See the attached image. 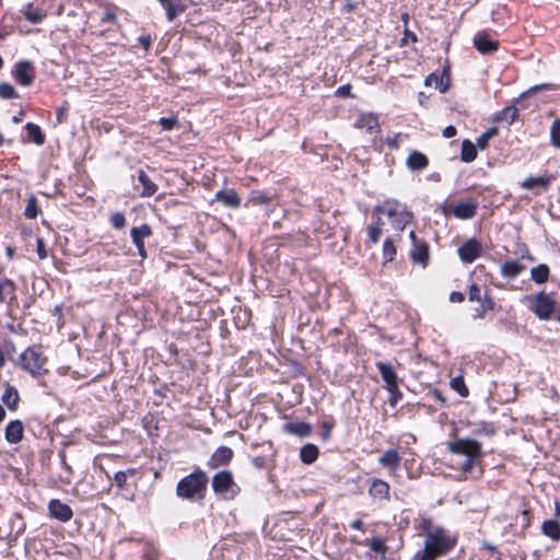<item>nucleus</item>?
<instances>
[{"label": "nucleus", "instance_id": "nucleus-3", "mask_svg": "<svg viewBox=\"0 0 560 560\" xmlns=\"http://www.w3.org/2000/svg\"><path fill=\"white\" fill-rule=\"evenodd\" d=\"M47 357L38 347H28L22 352L19 360V365L33 376H40L47 373L46 364Z\"/></svg>", "mask_w": 560, "mask_h": 560}, {"label": "nucleus", "instance_id": "nucleus-9", "mask_svg": "<svg viewBox=\"0 0 560 560\" xmlns=\"http://www.w3.org/2000/svg\"><path fill=\"white\" fill-rule=\"evenodd\" d=\"M480 253L481 244L474 238L466 241L458 248V255L464 262H472L476 258L479 257Z\"/></svg>", "mask_w": 560, "mask_h": 560}, {"label": "nucleus", "instance_id": "nucleus-19", "mask_svg": "<svg viewBox=\"0 0 560 560\" xmlns=\"http://www.w3.org/2000/svg\"><path fill=\"white\" fill-rule=\"evenodd\" d=\"M424 84L435 88L441 93H445L450 86V77L446 72L443 74L431 73L425 78Z\"/></svg>", "mask_w": 560, "mask_h": 560}, {"label": "nucleus", "instance_id": "nucleus-47", "mask_svg": "<svg viewBox=\"0 0 560 560\" xmlns=\"http://www.w3.org/2000/svg\"><path fill=\"white\" fill-rule=\"evenodd\" d=\"M37 244V255L40 260L46 259L48 257V253L45 246V242L43 238L38 237L36 241Z\"/></svg>", "mask_w": 560, "mask_h": 560}, {"label": "nucleus", "instance_id": "nucleus-28", "mask_svg": "<svg viewBox=\"0 0 560 560\" xmlns=\"http://www.w3.org/2000/svg\"><path fill=\"white\" fill-rule=\"evenodd\" d=\"M1 399L9 409L15 410L20 399L16 388L8 385Z\"/></svg>", "mask_w": 560, "mask_h": 560}, {"label": "nucleus", "instance_id": "nucleus-23", "mask_svg": "<svg viewBox=\"0 0 560 560\" xmlns=\"http://www.w3.org/2000/svg\"><path fill=\"white\" fill-rule=\"evenodd\" d=\"M378 463L384 467H388L393 470H396L400 464V456L396 450L390 448V450H387L378 458Z\"/></svg>", "mask_w": 560, "mask_h": 560}, {"label": "nucleus", "instance_id": "nucleus-4", "mask_svg": "<svg viewBox=\"0 0 560 560\" xmlns=\"http://www.w3.org/2000/svg\"><path fill=\"white\" fill-rule=\"evenodd\" d=\"M376 211L392 221L393 228L401 232L412 219V214L397 200H386Z\"/></svg>", "mask_w": 560, "mask_h": 560}, {"label": "nucleus", "instance_id": "nucleus-44", "mask_svg": "<svg viewBox=\"0 0 560 560\" xmlns=\"http://www.w3.org/2000/svg\"><path fill=\"white\" fill-rule=\"evenodd\" d=\"M468 296H469V301H471V302H480L481 301L480 289L477 284L474 283L469 287Z\"/></svg>", "mask_w": 560, "mask_h": 560}, {"label": "nucleus", "instance_id": "nucleus-64", "mask_svg": "<svg viewBox=\"0 0 560 560\" xmlns=\"http://www.w3.org/2000/svg\"><path fill=\"white\" fill-rule=\"evenodd\" d=\"M5 418V410L0 406V423L4 420Z\"/></svg>", "mask_w": 560, "mask_h": 560}, {"label": "nucleus", "instance_id": "nucleus-41", "mask_svg": "<svg viewBox=\"0 0 560 560\" xmlns=\"http://www.w3.org/2000/svg\"><path fill=\"white\" fill-rule=\"evenodd\" d=\"M16 96L13 85L7 82L0 83V97L10 100Z\"/></svg>", "mask_w": 560, "mask_h": 560}, {"label": "nucleus", "instance_id": "nucleus-42", "mask_svg": "<svg viewBox=\"0 0 560 560\" xmlns=\"http://www.w3.org/2000/svg\"><path fill=\"white\" fill-rule=\"evenodd\" d=\"M110 223L115 229H122L126 224V218L121 212H115L110 215Z\"/></svg>", "mask_w": 560, "mask_h": 560}, {"label": "nucleus", "instance_id": "nucleus-52", "mask_svg": "<svg viewBox=\"0 0 560 560\" xmlns=\"http://www.w3.org/2000/svg\"><path fill=\"white\" fill-rule=\"evenodd\" d=\"M336 94L339 96H352L351 86L349 84L342 85L337 89Z\"/></svg>", "mask_w": 560, "mask_h": 560}, {"label": "nucleus", "instance_id": "nucleus-55", "mask_svg": "<svg viewBox=\"0 0 560 560\" xmlns=\"http://www.w3.org/2000/svg\"><path fill=\"white\" fill-rule=\"evenodd\" d=\"M456 135V128L454 126H447L443 129V136L445 138H452Z\"/></svg>", "mask_w": 560, "mask_h": 560}, {"label": "nucleus", "instance_id": "nucleus-49", "mask_svg": "<svg viewBox=\"0 0 560 560\" xmlns=\"http://www.w3.org/2000/svg\"><path fill=\"white\" fill-rule=\"evenodd\" d=\"M399 140H400V133H395V135H393L392 137H388V138L386 139V144H387L389 148H392V149H394V150H397V149H399V147H400V141H399Z\"/></svg>", "mask_w": 560, "mask_h": 560}, {"label": "nucleus", "instance_id": "nucleus-1", "mask_svg": "<svg viewBox=\"0 0 560 560\" xmlns=\"http://www.w3.org/2000/svg\"><path fill=\"white\" fill-rule=\"evenodd\" d=\"M420 529L424 532L425 538L423 549L416 555L419 560H435L448 553L456 545L455 536L443 527H433L429 520H422Z\"/></svg>", "mask_w": 560, "mask_h": 560}, {"label": "nucleus", "instance_id": "nucleus-6", "mask_svg": "<svg viewBox=\"0 0 560 560\" xmlns=\"http://www.w3.org/2000/svg\"><path fill=\"white\" fill-rule=\"evenodd\" d=\"M522 302L541 320L549 319L555 312L553 299L544 292L525 295Z\"/></svg>", "mask_w": 560, "mask_h": 560}, {"label": "nucleus", "instance_id": "nucleus-56", "mask_svg": "<svg viewBox=\"0 0 560 560\" xmlns=\"http://www.w3.org/2000/svg\"><path fill=\"white\" fill-rule=\"evenodd\" d=\"M504 115L509 116L511 121H514L517 116V109L515 107H508L504 110Z\"/></svg>", "mask_w": 560, "mask_h": 560}, {"label": "nucleus", "instance_id": "nucleus-50", "mask_svg": "<svg viewBox=\"0 0 560 560\" xmlns=\"http://www.w3.org/2000/svg\"><path fill=\"white\" fill-rule=\"evenodd\" d=\"M114 481L119 488H124L127 482V474L125 471H117L114 476Z\"/></svg>", "mask_w": 560, "mask_h": 560}, {"label": "nucleus", "instance_id": "nucleus-15", "mask_svg": "<svg viewBox=\"0 0 560 560\" xmlns=\"http://www.w3.org/2000/svg\"><path fill=\"white\" fill-rule=\"evenodd\" d=\"M550 178L545 176L539 177H528L523 180L521 184L523 188L532 190L534 194L538 195L546 191L549 187Z\"/></svg>", "mask_w": 560, "mask_h": 560}, {"label": "nucleus", "instance_id": "nucleus-30", "mask_svg": "<svg viewBox=\"0 0 560 560\" xmlns=\"http://www.w3.org/2000/svg\"><path fill=\"white\" fill-rule=\"evenodd\" d=\"M301 460L305 464H312L318 457V448L314 444H306L300 452Z\"/></svg>", "mask_w": 560, "mask_h": 560}, {"label": "nucleus", "instance_id": "nucleus-61", "mask_svg": "<svg viewBox=\"0 0 560 560\" xmlns=\"http://www.w3.org/2000/svg\"><path fill=\"white\" fill-rule=\"evenodd\" d=\"M351 527H352L353 529H359V530H361V529L363 528V522H362V521H360V520H355V521H353V522L351 523Z\"/></svg>", "mask_w": 560, "mask_h": 560}, {"label": "nucleus", "instance_id": "nucleus-11", "mask_svg": "<svg viewBox=\"0 0 560 560\" xmlns=\"http://www.w3.org/2000/svg\"><path fill=\"white\" fill-rule=\"evenodd\" d=\"M354 128L366 130L370 133L380 131V122L376 115L372 113H362L360 114L355 121Z\"/></svg>", "mask_w": 560, "mask_h": 560}, {"label": "nucleus", "instance_id": "nucleus-32", "mask_svg": "<svg viewBox=\"0 0 560 560\" xmlns=\"http://www.w3.org/2000/svg\"><path fill=\"white\" fill-rule=\"evenodd\" d=\"M460 156L464 162H472L477 156L476 145L469 140H464Z\"/></svg>", "mask_w": 560, "mask_h": 560}, {"label": "nucleus", "instance_id": "nucleus-57", "mask_svg": "<svg viewBox=\"0 0 560 560\" xmlns=\"http://www.w3.org/2000/svg\"><path fill=\"white\" fill-rule=\"evenodd\" d=\"M139 43L145 50H148L151 45V38L149 36H141L139 37Z\"/></svg>", "mask_w": 560, "mask_h": 560}, {"label": "nucleus", "instance_id": "nucleus-35", "mask_svg": "<svg viewBox=\"0 0 560 560\" xmlns=\"http://www.w3.org/2000/svg\"><path fill=\"white\" fill-rule=\"evenodd\" d=\"M522 269L523 267L520 264L515 261H506L501 266V273L504 277L514 278L522 271Z\"/></svg>", "mask_w": 560, "mask_h": 560}, {"label": "nucleus", "instance_id": "nucleus-53", "mask_svg": "<svg viewBox=\"0 0 560 560\" xmlns=\"http://www.w3.org/2000/svg\"><path fill=\"white\" fill-rule=\"evenodd\" d=\"M555 88L556 86L553 84H551V83H545V84L533 86L532 89H529L528 92L529 93H534V92H537V91L542 90V89H545V90H555Z\"/></svg>", "mask_w": 560, "mask_h": 560}, {"label": "nucleus", "instance_id": "nucleus-29", "mask_svg": "<svg viewBox=\"0 0 560 560\" xmlns=\"http://www.w3.org/2000/svg\"><path fill=\"white\" fill-rule=\"evenodd\" d=\"M284 430L289 433L307 436L311 434V425L305 422H291L284 424Z\"/></svg>", "mask_w": 560, "mask_h": 560}, {"label": "nucleus", "instance_id": "nucleus-13", "mask_svg": "<svg viewBox=\"0 0 560 560\" xmlns=\"http://www.w3.org/2000/svg\"><path fill=\"white\" fill-rule=\"evenodd\" d=\"M48 508L50 515L61 522H68L73 515L70 506L59 500H51Z\"/></svg>", "mask_w": 560, "mask_h": 560}, {"label": "nucleus", "instance_id": "nucleus-12", "mask_svg": "<svg viewBox=\"0 0 560 560\" xmlns=\"http://www.w3.org/2000/svg\"><path fill=\"white\" fill-rule=\"evenodd\" d=\"M14 78L20 84L24 86L31 85L34 80L33 67L31 62H18L14 71Z\"/></svg>", "mask_w": 560, "mask_h": 560}, {"label": "nucleus", "instance_id": "nucleus-54", "mask_svg": "<svg viewBox=\"0 0 560 560\" xmlns=\"http://www.w3.org/2000/svg\"><path fill=\"white\" fill-rule=\"evenodd\" d=\"M464 294L462 292H452L450 295V300L453 303H460L464 301Z\"/></svg>", "mask_w": 560, "mask_h": 560}, {"label": "nucleus", "instance_id": "nucleus-43", "mask_svg": "<svg viewBox=\"0 0 560 560\" xmlns=\"http://www.w3.org/2000/svg\"><path fill=\"white\" fill-rule=\"evenodd\" d=\"M495 133L494 130H489L487 132H483L479 138L477 139V145L480 149H485L488 145L489 139Z\"/></svg>", "mask_w": 560, "mask_h": 560}, {"label": "nucleus", "instance_id": "nucleus-33", "mask_svg": "<svg viewBox=\"0 0 560 560\" xmlns=\"http://www.w3.org/2000/svg\"><path fill=\"white\" fill-rule=\"evenodd\" d=\"M530 276H532V279L536 282V283H544L548 280V277H549V268L547 265L545 264H541L537 267H534L532 270H530Z\"/></svg>", "mask_w": 560, "mask_h": 560}, {"label": "nucleus", "instance_id": "nucleus-45", "mask_svg": "<svg viewBox=\"0 0 560 560\" xmlns=\"http://www.w3.org/2000/svg\"><path fill=\"white\" fill-rule=\"evenodd\" d=\"M370 548L376 552H385V542L380 538H373L370 541Z\"/></svg>", "mask_w": 560, "mask_h": 560}, {"label": "nucleus", "instance_id": "nucleus-27", "mask_svg": "<svg viewBox=\"0 0 560 560\" xmlns=\"http://www.w3.org/2000/svg\"><path fill=\"white\" fill-rule=\"evenodd\" d=\"M541 532L553 541L560 539V525L553 520L545 521L541 525Z\"/></svg>", "mask_w": 560, "mask_h": 560}, {"label": "nucleus", "instance_id": "nucleus-39", "mask_svg": "<svg viewBox=\"0 0 560 560\" xmlns=\"http://www.w3.org/2000/svg\"><path fill=\"white\" fill-rule=\"evenodd\" d=\"M451 387L457 392L462 397L468 396V388L466 387L462 376L452 378Z\"/></svg>", "mask_w": 560, "mask_h": 560}, {"label": "nucleus", "instance_id": "nucleus-7", "mask_svg": "<svg viewBox=\"0 0 560 560\" xmlns=\"http://www.w3.org/2000/svg\"><path fill=\"white\" fill-rule=\"evenodd\" d=\"M478 203L475 200L460 201L455 205L444 206L443 212L447 215L453 213L457 219L467 220L475 217Z\"/></svg>", "mask_w": 560, "mask_h": 560}, {"label": "nucleus", "instance_id": "nucleus-26", "mask_svg": "<svg viewBox=\"0 0 560 560\" xmlns=\"http://www.w3.org/2000/svg\"><path fill=\"white\" fill-rule=\"evenodd\" d=\"M138 179L142 184L143 188L141 191L142 197H151L158 191V186L149 178L144 171H140Z\"/></svg>", "mask_w": 560, "mask_h": 560}, {"label": "nucleus", "instance_id": "nucleus-34", "mask_svg": "<svg viewBox=\"0 0 560 560\" xmlns=\"http://www.w3.org/2000/svg\"><path fill=\"white\" fill-rule=\"evenodd\" d=\"M25 128L27 130L28 138L37 145H42L45 142V136L42 133L40 128L37 125L27 122Z\"/></svg>", "mask_w": 560, "mask_h": 560}, {"label": "nucleus", "instance_id": "nucleus-14", "mask_svg": "<svg viewBox=\"0 0 560 560\" xmlns=\"http://www.w3.org/2000/svg\"><path fill=\"white\" fill-rule=\"evenodd\" d=\"M214 200L228 208H238L241 198L234 189H223L215 194Z\"/></svg>", "mask_w": 560, "mask_h": 560}, {"label": "nucleus", "instance_id": "nucleus-22", "mask_svg": "<svg viewBox=\"0 0 560 560\" xmlns=\"http://www.w3.org/2000/svg\"><path fill=\"white\" fill-rule=\"evenodd\" d=\"M410 238L413 242V249L411 250V259L417 262L425 264L428 259V247L424 244L416 243V234L413 231L409 233Z\"/></svg>", "mask_w": 560, "mask_h": 560}, {"label": "nucleus", "instance_id": "nucleus-48", "mask_svg": "<svg viewBox=\"0 0 560 560\" xmlns=\"http://www.w3.org/2000/svg\"><path fill=\"white\" fill-rule=\"evenodd\" d=\"M160 125L162 126V128L164 130H171L172 128H174L177 125V119L176 118L162 117L160 119Z\"/></svg>", "mask_w": 560, "mask_h": 560}, {"label": "nucleus", "instance_id": "nucleus-46", "mask_svg": "<svg viewBox=\"0 0 560 560\" xmlns=\"http://www.w3.org/2000/svg\"><path fill=\"white\" fill-rule=\"evenodd\" d=\"M250 200L256 205H261L267 203L269 198L261 191H253L250 195Z\"/></svg>", "mask_w": 560, "mask_h": 560}, {"label": "nucleus", "instance_id": "nucleus-5", "mask_svg": "<svg viewBox=\"0 0 560 560\" xmlns=\"http://www.w3.org/2000/svg\"><path fill=\"white\" fill-rule=\"evenodd\" d=\"M207 481L208 479L203 471H194L177 483V495L184 499H194L205 491Z\"/></svg>", "mask_w": 560, "mask_h": 560}, {"label": "nucleus", "instance_id": "nucleus-20", "mask_svg": "<svg viewBox=\"0 0 560 560\" xmlns=\"http://www.w3.org/2000/svg\"><path fill=\"white\" fill-rule=\"evenodd\" d=\"M406 165L410 171H422L429 165V160L423 153L412 151L406 160Z\"/></svg>", "mask_w": 560, "mask_h": 560}, {"label": "nucleus", "instance_id": "nucleus-24", "mask_svg": "<svg viewBox=\"0 0 560 560\" xmlns=\"http://www.w3.org/2000/svg\"><path fill=\"white\" fill-rule=\"evenodd\" d=\"M21 12L25 19L32 23H39L46 16L45 12L42 9L34 8L33 3L25 4Z\"/></svg>", "mask_w": 560, "mask_h": 560}, {"label": "nucleus", "instance_id": "nucleus-21", "mask_svg": "<svg viewBox=\"0 0 560 560\" xmlns=\"http://www.w3.org/2000/svg\"><path fill=\"white\" fill-rule=\"evenodd\" d=\"M370 494L376 499L388 500L389 499V486L387 482L375 479L372 481L370 490Z\"/></svg>", "mask_w": 560, "mask_h": 560}, {"label": "nucleus", "instance_id": "nucleus-10", "mask_svg": "<svg viewBox=\"0 0 560 560\" xmlns=\"http://www.w3.org/2000/svg\"><path fill=\"white\" fill-rule=\"evenodd\" d=\"M233 476L230 471H219L213 476L212 488L217 493H226L234 487Z\"/></svg>", "mask_w": 560, "mask_h": 560}, {"label": "nucleus", "instance_id": "nucleus-18", "mask_svg": "<svg viewBox=\"0 0 560 560\" xmlns=\"http://www.w3.org/2000/svg\"><path fill=\"white\" fill-rule=\"evenodd\" d=\"M232 456L233 451L230 447L221 446L213 453L208 465L211 468L226 465L231 460Z\"/></svg>", "mask_w": 560, "mask_h": 560}, {"label": "nucleus", "instance_id": "nucleus-58", "mask_svg": "<svg viewBox=\"0 0 560 560\" xmlns=\"http://www.w3.org/2000/svg\"><path fill=\"white\" fill-rule=\"evenodd\" d=\"M104 22H114L116 20V15L109 11L105 12L102 19Z\"/></svg>", "mask_w": 560, "mask_h": 560}, {"label": "nucleus", "instance_id": "nucleus-2", "mask_svg": "<svg viewBox=\"0 0 560 560\" xmlns=\"http://www.w3.org/2000/svg\"><path fill=\"white\" fill-rule=\"evenodd\" d=\"M447 447L452 453L467 456V459L462 466V470L465 475L470 474L475 466L479 465L482 451L480 443L477 441L460 439L450 443Z\"/></svg>", "mask_w": 560, "mask_h": 560}, {"label": "nucleus", "instance_id": "nucleus-59", "mask_svg": "<svg viewBox=\"0 0 560 560\" xmlns=\"http://www.w3.org/2000/svg\"><path fill=\"white\" fill-rule=\"evenodd\" d=\"M138 252H139V255L142 257V258H145L147 256V253H145V247H144V243H140V244H135Z\"/></svg>", "mask_w": 560, "mask_h": 560}, {"label": "nucleus", "instance_id": "nucleus-25", "mask_svg": "<svg viewBox=\"0 0 560 560\" xmlns=\"http://www.w3.org/2000/svg\"><path fill=\"white\" fill-rule=\"evenodd\" d=\"M166 10V18L168 21H173L179 14H182L186 7L182 0H170L163 4Z\"/></svg>", "mask_w": 560, "mask_h": 560}, {"label": "nucleus", "instance_id": "nucleus-51", "mask_svg": "<svg viewBox=\"0 0 560 560\" xmlns=\"http://www.w3.org/2000/svg\"><path fill=\"white\" fill-rule=\"evenodd\" d=\"M481 304V307L482 310L486 312V311H491L493 310V306H494V303L493 301L485 295V296H481V301L479 302Z\"/></svg>", "mask_w": 560, "mask_h": 560}, {"label": "nucleus", "instance_id": "nucleus-37", "mask_svg": "<svg viewBox=\"0 0 560 560\" xmlns=\"http://www.w3.org/2000/svg\"><path fill=\"white\" fill-rule=\"evenodd\" d=\"M382 225H383V222L378 218L375 225H371L368 228L369 240L374 244H376L380 240V236L382 234Z\"/></svg>", "mask_w": 560, "mask_h": 560}, {"label": "nucleus", "instance_id": "nucleus-62", "mask_svg": "<svg viewBox=\"0 0 560 560\" xmlns=\"http://www.w3.org/2000/svg\"><path fill=\"white\" fill-rule=\"evenodd\" d=\"M4 363H5V357H4L3 351L0 349V369L4 365Z\"/></svg>", "mask_w": 560, "mask_h": 560}, {"label": "nucleus", "instance_id": "nucleus-31", "mask_svg": "<svg viewBox=\"0 0 560 560\" xmlns=\"http://www.w3.org/2000/svg\"><path fill=\"white\" fill-rule=\"evenodd\" d=\"M131 238L133 244L144 243L143 240L152 234V230L148 224L131 229Z\"/></svg>", "mask_w": 560, "mask_h": 560}, {"label": "nucleus", "instance_id": "nucleus-40", "mask_svg": "<svg viewBox=\"0 0 560 560\" xmlns=\"http://www.w3.org/2000/svg\"><path fill=\"white\" fill-rule=\"evenodd\" d=\"M24 214L28 219H34V218L37 217V214H38V207H37V200H36V198L34 196H31L27 199V205H26Z\"/></svg>", "mask_w": 560, "mask_h": 560}, {"label": "nucleus", "instance_id": "nucleus-16", "mask_svg": "<svg viewBox=\"0 0 560 560\" xmlns=\"http://www.w3.org/2000/svg\"><path fill=\"white\" fill-rule=\"evenodd\" d=\"M474 44L476 49L483 55L492 54L499 48V43L497 40H493L489 36L482 34H478L475 37Z\"/></svg>", "mask_w": 560, "mask_h": 560}, {"label": "nucleus", "instance_id": "nucleus-38", "mask_svg": "<svg viewBox=\"0 0 560 560\" xmlns=\"http://www.w3.org/2000/svg\"><path fill=\"white\" fill-rule=\"evenodd\" d=\"M396 255V248L392 238H386L383 245V256L385 262L392 261Z\"/></svg>", "mask_w": 560, "mask_h": 560}, {"label": "nucleus", "instance_id": "nucleus-17", "mask_svg": "<svg viewBox=\"0 0 560 560\" xmlns=\"http://www.w3.org/2000/svg\"><path fill=\"white\" fill-rule=\"evenodd\" d=\"M24 435V427L20 420H13L5 428V440L11 444L19 443Z\"/></svg>", "mask_w": 560, "mask_h": 560}, {"label": "nucleus", "instance_id": "nucleus-8", "mask_svg": "<svg viewBox=\"0 0 560 560\" xmlns=\"http://www.w3.org/2000/svg\"><path fill=\"white\" fill-rule=\"evenodd\" d=\"M387 390L392 394V402L394 404L396 395L398 394V377L389 364L378 362L376 364Z\"/></svg>", "mask_w": 560, "mask_h": 560}, {"label": "nucleus", "instance_id": "nucleus-63", "mask_svg": "<svg viewBox=\"0 0 560 560\" xmlns=\"http://www.w3.org/2000/svg\"><path fill=\"white\" fill-rule=\"evenodd\" d=\"M555 512H556V516L560 518V503H556L555 505Z\"/></svg>", "mask_w": 560, "mask_h": 560}, {"label": "nucleus", "instance_id": "nucleus-36", "mask_svg": "<svg viewBox=\"0 0 560 560\" xmlns=\"http://www.w3.org/2000/svg\"><path fill=\"white\" fill-rule=\"evenodd\" d=\"M550 142L555 148L560 149V118H556L550 126Z\"/></svg>", "mask_w": 560, "mask_h": 560}, {"label": "nucleus", "instance_id": "nucleus-60", "mask_svg": "<svg viewBox=\"0 0 560 560\" xmlns=\"http://www.w3.org/2000/svg\"><path fill=\"white\" fill-rule=\"evenodd\" d=\"M5 284H12L11 281L9 280H5L3 282H0V302H2L4 300V296H3V290H4V285Z\"/></svg>", "mask_w": 560, "mask_h": 560}]
</instances>
